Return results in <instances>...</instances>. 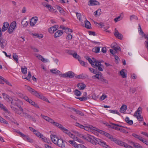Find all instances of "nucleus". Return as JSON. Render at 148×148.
Segmentation results:
<instances>
[{
  "instance_id": "obj_3",
  "label": "nucleus",
  "mask_w": 148,
  "mask_h": 148,
  "mask_svg": "<svg viewBox=\"0 0 148 148\" xmlns=\"http://www.w3.org/2000/svg\"><path fill=\"white\" fill-rule=\"evenodd\" d=\"M91 143L94 145H96L98 144L101 146H105L104 141L101 140L97 138H94L93 139H91L90 140Z\"/></svg>"
},
{
  "instance_id": "obj_2",
  "label": "nucleus",
  "mask_w": 148,
  "mask_h": 148,
  "mask_svg": "<svg viewBox=\"0 0 148 148\" xmlns=\"http://www.w3.org/2000/svg\"><path fill=\"white\" fill-rule=\"evenodd\" d=\"M93 60L94 61V64H93L92 67L96 68L99 71H102L104 69L103 66L101 64V62L96 60L94 58H92Z\"/></svg>"
},
{
  "instance_id": "obj_9",
  "label": "nucleus",
  "mask_w": 148,
  "mask_h": 148,
  "mask_svg": "<svg viewBox=\"0 0 148 148\" xmlns=\"http://www.w3.org/2000/svg\"><path fill=\"white\" fill-rule=\"evenodd\" d=\"M26 111L29 112V111L28 110H26L25 109H23V108L21 107H19V111L20 112H23V113L19 112V114L22 116H24L25 117H27L28 118V115L29 114H28L26 112Z\"/></svg>"
},
{
  "instance_id": "obj_46",
  "label": "nucleus",
  "mask_w": 148,
  "mask_h": 148,
  "mask_svg": "<svg viewBox=\"0 0 148 148\" xmlns=\"http://www.w3.org/2000/svg\"><path fill=\"white\" fill-rule=\"evenodd\" d=\"M100 50V48L99 47H95L92 49V51L96 53H98L99 52Z\"/></svg>"
},
{
  "instance_id": "obj_17",
  "label": "nucleus",
  "mask_w": 148,
  "mask_h": 148,
  "mask_svg": "<svg viewBox=\"0 0 148 148\" xmlns=\"http://www.w3.org/2000/svg\"><path fill=\"white\" fill-rule=\"evenodd\" d=\"M69 136L72 139L79 142H81V140L78 138L76 137L74 134L70 132V134H69Z\"/></svg>"
},
{
  "instance_id": "obj_47",
  "label": "nucleus",
  "mask_w": 148,
  "mask_h": 148,
  "mask_svg": "<svg viewBox=\"0 0 148 148\" xmlns=\"http://www.w3.org/2000/svg\"><path fill=\"white\" fill-rule=\"evenodd\" d=\"M125 121L130 125H132L133 123V121L132 120H130L129 118L127 117L125 119Z\"/></svg>"
},
{
  "instance_id": "obj_13",
  "label": "nucleus",
  "mask_w": 148,
  "mask_h": 148,
  "mask_svg": "<svg viewBox=\"0 0 148 148\" xmlns=\"http://www.w3.org/2000/svg\"><path fill=\"white\" fill-rule=\"evenodd\" d=\"M111 124L112 125H113V126L110 125V127L111 128H112L116 130H119V128L118 127H125L122 126V125H120L113 123H112Z\"/></svg>"
},
{
  "instance_id": "obj_28",
  "label": "nucleus",
  "mask_w": 148,
  "mask_h": 148,
  "mask_svg": "<svg viewBox=\"0 0 148 148\" xmlns=\"http://www.w3.org/2000/svg\"><path fill=\"white\" fill-rule=\"evenodd\" d=\"M36 57L44 62H48L47 60L45 59L42 56L40 55H37L36 56Z\"/></svg>"
},
{
  "instance_id": "obj_5",
  "label": "nucleus",
  "mask_w": 148,
  "mask_h": 148,
  "mask_svg": "<svg viewBox=\"0 0 148 148\" xmlns=\"http://www.w3.org/2000/svg\"><path fill=\"white\" fill-rule=\"evenodd\" d=\"M113 141H114L116 144L121 146H123L126 148H133L132 147L128 145L126 143L121 141L118 140L115 138H114V140Z\"/></svg>"
},
{
  "instance_id": "obj_35",
  "label": "nucleus",
  "mask_w": 148,
  "mask_h": 148,
  "mask_svg": "<svg viewBox=\"0 0 148 148\" xmlns=\"http://www.w3.org/2000/svg\"><path fill=\"white\" fill-rule=\"evenodd\" d=\"M85 58L88 61L92 67L93 66L92 65L94 64V61L93 60V61L88 56H86L85 57Z\"/></svg>"
},
{
  "instance_id": "obj_20",
  "label": "nucleus",
  "mask_w": 148,
  "mask_h": 148,
  "mask_svg": "<svg viewBox=\"0 0 148 148\" xmlns=\"http://www.w3.org/2000/svg\"><path fill=\"white\" fill-rule=\"evenodd\" d=\"M63 34V32L62 30H58L55 33L54 35V37L55 38H57L61 36Z\"/></svg>"
},
{
  "instance_id": "obj_25",
  "label": "nucleus",
  "mask_w": 148,
  "mask_h": 148,
  "mask_svg": "<svg viewBox=\"0 0 148 148\" xmlns=\"http://www.w3.org/2000/svg\"><path fill=\"white\" fill-rule=\"evenodd\" d=\"M127 109V106L123 105L120 108V111L122 113L125 112Z\"/></svg>"
},
{
  "instance_id": "obj_42",
  "label": "nucleus",
  "mask_w": 148,
  "mask_h": 148,
  "mask_svg": "<svg viewBox=\"0 0 148 148\" xmlns=\"http://www.w3.org/2000/svg\"><path fill=\"white\" fill-rule=\"evenodd\" d=\"M57 9L58 10L59 12L61 13V14L63 15L65 14V12L64 10L63 9L60 7H58Z\"/></svg>"
},
{
  "instance_id": "obj_24",
  "label": "nucleus",
  "mask_w": 148,
  "mask_h": 148,
  "mask_svg": "<svg viewBox=\"0 0 148 148\" xmlns=\"http://www.w3.org/2000/svg\"><path fill=\"white\" fill-rule=\"evenodd\" d=\"M126 70L123 69L120 72V75L122 76V77L123 78H125L127 77L126 74Z\"/></svg>"
},
{
  "instance_id": "obj_4",
  "label": "nucleus",
  "mask_w": 148,
  "mask_h": 148,
  "mask_svg": "<svg viewBox=\"0 0 148 148\" xmlns=\"http://www.w3.org/2000/svg\"><path fill=\"white\" fill-rule=\"evenodd\" d=\"M113 141H114L116 144L121 146H123L126 148H133L132 147L128 145L126 143L121 141L118 140L115 138H114V140Z\"/></svg>"
},
{
  "instance_id": "obj_59",
  "label": "nucleus",
  "mask_w": 148,
  "mask_h": 148,
  "mask_svg": "<svg viewBox=\"0 0 148 148\" xmlns=\"http://www.w3.org/2000/svg\"><path fill=\"white\" fill-rule=\"evenodd\" d=\"M130 19L131 21L133 20L134 19L137 20L138 18L135 15H133L130 16Z\"/></svg>"
},
{
  "instance_id": "obj_6",
  "label": "nucleus",
  "mask_w": 148,
  "mask_h": 148,
  "mask_svg": "<svg viewBox=\"0 0 148 148\" xmlns=\"http://www.w3.org/2000/svg\"><path fill=\"white\" fill-rule=\"evenodd\" d=\"M95 75L92 76V78L93 79L97 78L99 80L102 81L104 82L105 83H107L108 82L107 80L106 79H105L102 76V74L101 73H100L99 74H95Z\"/></svg>"
},
{
  "instance_id": "obj_19",
  "label": "nucleus",
  "mask_w": 148,
  "mask_h": 148,
  "mask_svg": "<svg viewBox=\"0 0 148 148\" xmlns=\"http://www.w3.org/2000/svg\"><path fill=\"white\" fill-rule=\"evenodd\" d=\"M95 128L91 125H89L88 126L85 127L84 126L83 129L86 131L92 132L93 130H95Z\"/></svg>"
},
{
  "instance_id": "obj_49",
  "label": "nucleus",
  "mask_w": 148,
  "mask_h": 148,
  "mask_svg": "<svg viewBox=\"0 0 148 148\" xmlns=\"http://www.w3.org/2000/svg\"><path fill=\"white\" fill-rule=\"evenodd\" d=\"M88 98V97H82L76 98L79 99L81 101H85Z\"/></svg>"
},
{
  "instance_id": "obj_10",
  "label": "nucleus",
  "mask_w": 148,
  "mask_h": 148,
  "mask_svg": "<svg viewBox=\"0 0 148 148\" xmlns=\"http://www.w3.org/2000/svg\"><path fill=\"white\" fill-rule=\"evenodd\" d=\"M40 116L42 118L48 122L51 123L53 125L55 122L53 119L48 117L47 116L43 115L42 114L40 115Z\"/></svg>"
},
{
  "instance_id": "obj_36",
  "label": "nucleus",
  "mask_w": 148,
  "mask_h": 148,
  "mask_svg": "<svg viewBox=\"0 0 148 148\" xmlns=\"http://www.w3.org/2000/svg\"><path fill=\"white\" fill-rule=\"evenodd\" d=\"M50 71L52 73L56 74H59L60 72L57 69H52L50 70Z\"/></svg>"
},
{
  "instance_id": "obj_34",
  "label": "nucleus",
  "mask_w": 148,
  "mask_h": 148,
  "mask_svg": "<svg viewBox=\"0 0 148 148\" xmlns=\"http://www.w3.org/2000/svg\"><path fill=\"white\" fill-rule=\"evenodd\" d=\"M104 135L106 137L108 138H109L112 141L114 140L115 138H113L112 135H111L108 134L107 133L105 132Z\"/></svg>"
},
{
  "instance_id": "obj_26",
  "label": "nucleus",
  "mask_w": 148,
  "mask_h": 148,
  "mask_svg": "<svg viewBox=\"0 0 148 148\" xmlns=\"http://www.w3.org/2000/svg\"><path fill=\"white\" fill-rule=\"evenodd\" d=\"M77 86L80 90H83L86 87L85 85L82 83L78 84Z\"/></svg>"
},
{
  "instance_id": "obj_16",
  "label": "nucleus",
  "mask_w": 148,
  "mask_h": 148,
  "mask_svg": "<svg viewBox=\"0 0 148 148\" xmlns=\"http://www.w3.org/2000/svg\"><path fill=\"white\" fill-rule=\"evenodd\" d=\"M38 20L37 17H34L32 18L30 22V24L32 26H34Z\"/></svg>"
},
{
  "instance_id": "obj_64",
  "label": "nucleus",
  "mask_w": 148,
  "mask_h": 148,
  "mask_svg": "<svg viewBox=\"0 0 148 148\" xmlns=\"http://www.w3.org/2000/svg\"><path fill=\"white\" fill-rule=\"evenodd\" d=\"M76 148H87L82 144L77 145Z\"/></svg>"
},
{
  "instance_id": "obj_18",
  "label": "nucleus",
  "mask_w": 148,
  "mask_h": 148,
  "mask_svg": "<svg viewBox=\"0 0 148 148\" xmlns=\"http://www.w3.org/2000/svg\"><path fill=\"white\" fill-rule=\"evenodd\" d=\"M50 137L52 142L55 144H56L59 138L56 136L52 134L51 135Z\"/></svg>"
},
{
  "instance_id": "obj_44",
  "label": "nucleus",
  "mask_w": 148,
  "mask_h": 148,
  "mask_svg": "<svg viewBox=\"0 0 148 148\" xmlns=\"http://www.w3.org/2000/svg\"><path fill=\"white\" fill-rule=\"evenodd\" d=\"M78 60L79 61L80 64L82 65L85 67L87 66L88 65V63H86L80 60L79 59Z\"/></svg>"
},
{
  "instance_id": "obj_37",
  "label": "nucleus",
  "mask_w": 148,
  "mask_h": 148,
  "mask_svg": "<svg viewBox=\"0 0 148 148\" xmlns=\"http://www.w3.org/2000/svg\"><path fill=\"white\" fill-rule=\"evenodd\" d=\"M53 125L54 126L59 128L60 130H61L62 127H63V126L61 124L58 123L56 122H54Z\"/></svg>"
},
{
  "instance_id": "obj_8",
  "label": "nucleus",
  "mask_w": 148,
  "mask_h": 148,
  "mask_svg": "<svg viewBox=\"0 0 148 148\" xmlns=\"http://www.w3.org/2000/svg\"><path fill=\"white\" fill-rule=\"evenodd\" d=\"M59 75L60 76L64 78L68 77L72 78L73 77L75 76L74 73L71 71L63 74H59Z\"/></svg>"
},
{
  "instance_id": "obj_30",
  "label": "nucleus",
  "mask_w": 148,
  "mask_h": 148,
  "mask_svg": "<svg viewBox=\"0 0 148 148\" xmlns=\"http://www.w3.org/2000/svg\"><path fill=\"white\" fill-rule=\"evenodd\" d=\"M2 95L3 96V98L8 101H10L11 100H12V99L6 94L3 93Z\"/></svg>"
},
{
  "instance_id": "obj_38",
  "label": "nucleus",
  "mask_w": 148,
  "mask_h": 148,
  "mask_svg": "<svg viewBox=\"0 0 148 148\" xmlns=\"http://www.w3.org/2000/svg\"><path fill=\"white\" fill-rule=\"evenodd\" d=\"M21 71L23 74H26L27 73V67L25 66L21 67Z\"/></svg>"
},
{
  "instance_id": "obj_43",
  "label": "nucleus",
  "mask_w": 148,
  "mask_h": 148,
  "mask_svg": "<svg viewBox=\"0 0 148 148\" xmlns=\"http://www.w3.org/2000/svg\"><path fill=\"white\" fill-rule=\"evenodd\" d=\"M68 142L70 144H72V145L74 147H75V148H76L77 144L75 142L74 140H69L68 141Z\"/></svg>"
},
{
  "instance_id": "obj_33",
  "label": "nucleus",
  "mask_w": 148,
  "mask_h": 148,
  "mask_svg": "<svg viewBox=\"0 0 148 148\" xmlns=\"http://www.w3.org/2000/svg\"><path fill=\"white\" fill-rule=\"evenodd\" d=\"M34 133L37 136L40 137V138H42L43 137V136L42 134L36 130L34 132Z\"/></svg>"
},
{
  "instance_id": "obj_55",
  "label": "nucleus",
  "mask_w": 148,
  "mask_h": 148,
  "mask_svg": "<svg viewBox=\"0 0 148 148\" xmlns=\"http://www.w3.org/2000/svg\"><path fill=\"white\" fill-rule=\"evenodd\" d=\"M109 111H110V112H111V113H114V114H116L119 115H120V113L117 110H109Z\"/></svg>"
},
{
  "instance_id": "obj_63",
  "label": "nucleus",
  "mask_w": 148,
  "mask_h": 148,
  "mask_svg": "<svg viewBox=\"0 0 148 148\" xmlns=\"http://www.w3.org/2000/svg\"><path fill=\"white\" fill-rule=\"evenodd\" d=\"M0 122L1 123H3L6 124H8V123L2 117H0Z\"/></svg>"
},
{
  "instance_id": "obj_39",
  "label": "nucleus",
  "mask_w": 148,
  "mask_h": 148,
  "mask_svg": "<svg viewBox=\"0 0 148 148\" xmlns=\"http://www.w3.org/2000/svg\"><path fill=\"white\" fill-rule=\"evenodd\" d=\"M63 132L66 133L68 135H69V134H70V132L67 129L63 127H62V128L61 130Z\"/></svg>"
},
{
  "instance_id": "obj_22",
  "label": "nucleus",
  "mask_w": 148,
  "mask_h": 148,
  "mask_svg": "<svg viewBox=\"0 0 148 148\" xmlns=\"http://www.w3.org/2000/svg\"><path fill=\"white\" fill-rule=\"evenodd\" d=\"M115 36L119 39H121L122 38V35L118 32V31L116 29H115Z\"/></svg>"
},
{
  "instance_id": "obj_53",
  "label": "nucleus",
  "mask_w": 148,
  "mask_h": 148,
  "mask_svg": "<svg viewBox=\"0 0 148 148\" xmlns=\"http://www.w3.org/2000/svg\"><path fill=\"white\" fill-rule=\"evenodd\" d=\"M122 14H123L122 13H121L120 15H119L118 17H117L114 19V20L115 22H116L117 21L120 20Z\"/></svg>"
},
{
  "instance_id": "obj_58",
  "label": "nucleus",
  "mask_w": 148,
  "mask_h": 148,
  "mask_svg": "<svg viewBox=\"0 0 148 148\" xmlns=\"http://www.w3.org/2000/svg\"><path fill=\"white\" fill-rule=\"evenodd\" d=\"M72 131L74 133V134L76 135L79 137H82V136L83 135L80 134L79 132L77 131Z\"/></svg>"
},
{
  "instance_id": "obj_48",
  "label": "nucleus",
  "mask_w": 148,
  "mask_h": 148,
  "mask_svg": "<svg viewBox=\"0 0 148 148\" xmlns=\"http://www.w3.org/2000/svg\"><path fill=\"white\" fill-rule=\"evenodd\" d=\"M25 140H27V141L31 143H32L33 142V140L30 138L28 135H27V136H26V137L25 138Z\"/></svg>"
},
{
  "instance_id": "obj_31",
  "label": "nucleus",
  "mask_w": 148,
  "mask_h": 148,
  "mask_svg": "<svg viewBox=\"0 0 148 148\" xmlns=\"http://www.w3.org/2000/svg\"><path fill=\"white\" fill-rule=\"evenodd\" d=\"M0 108L3 110L6 113H8V114H10V112L8 111L7 109L3 105V104L0 103Z\"/></svg>"
},
{
  "instance_id": "obj_23",
  "label": "nucleus",
  "mask_w": 148,
  "mask_h": 148,
  "mask_svg": "<svg viewBox=\"0 0 148 148\" xmlns=\"http://www.w3.org/2000/svg\"><path fill=\"white\" fill-rule=\"evenodd\" d=\"M44 6L47 8L49 10L50 12H56V10L55 9H53V7L51 5H44Z\"/></svg>"
},
{
  "instance_id": "obj_50",
  "label": "nucleus",
  "mask_w": 148,
  "mask_h": 148,
  "mask_svg": "<svg viewBox=\"0 0 148 148\" xmlns=\"http://www.w3.org/2000/svg\"><path fill=\"white\" fill-rule=\"evenodd\" d=\"M132 145H133V146L136 148H141V146L139 144L137 143H134L133 142H131Z\"/></svg>"
},
{
  "instance_id": "obj_56",
  "label": "nucleus",
  "mask_w": 148,
  "mask_h": 148,
  "mask_svg": "<svg viewBox=\"0 0 148 148\" xmlns=\"http://www.w3.org/2000/svg\"><path fill=\"white\" fill-rule=\"evenodd\" d=\"M75 125L82 129H83L84 127V125H82L77 122L75 123Z\"/></svg>"
},
{
  "instance_id": "obj_45",
  "label": "nucleus",
  "mask_w": 148,
  "mask_h": 148,
  "mask_svg": "<svg viewBox=\"0 0 148 148\" xmlns=\"http://www.w3.org/2000/svg\"><path fill=\"white\" fill-rule=\"evenodd\" d=\"M41 138L43 140V141H44L46 143L49 144H51V143L50 142V141L47 138H46L45 137H44L43 136V137H42V138Z\"/></svg>"
},
{
  "instance_id": "obj_7",
  "label": "nucleus",
  "mask_w": 148,
  "mask_h": 148,
  "mask_svg": "<svg viewBox=\"0 0 148 148\" xmlns=\"http://www.w3.org/2000/svg\"><path fill=\"white\" fill-rule=\"evenodd\" d=\"M142 110L141 108L139 107L134 114V115L136 116L137 119L140 121H143V117L141 116L140 113Z\"/></svg>"
},
{
  "instance_id": "obj_40",
  "label": "nucleus",
  "mask_w": 148,
  "mask_h": 148,
  "mask_svg": "<svg viewBox=\"0 0 148 148\" xmlns=\"http://www.w3.org/2000/svg\"><path fill=\"white\" fill-rule=\"evenodd\" d=\"M32 77V75L30 71H29L28 72V74L27 77H23V78L24 79H26L28 81H30V79Z\"/></svg>"
},
{
  "instance_id": "obj_11",
  "label": "nucleus",
  "mask_w": 148,
  "mask_h": 148,
  "mask_svg": "<svg viewBox=\"0 0 148 148\" xmlns=\"http://www.w3.org/2000/svg\"><path fill=\"white\" fill-rule=\"evenodd\" d=\"M56 144L62 148H64L65 147V145L63 141L61 139H59L57 141Z\"/></svg>"
},
{
  "instance_id": "obj_29",
  "label": "nucleus",
  "mask_w": 148,
  "mask_h": 148,
  "mask_svg": "<svg viewBox=\"0 0 148 148\" xmlns=\"http://www.w3.org/2000/svg\"><path fill=\"white\" fill-rule=\"evenodd\" d=\"M85 26L87 29H90L91 28L90 23L87 20L85 21Z\"/></svg>"
},
{
  "instance_id": "obj_62",
  "label": "nucleus",
  "mask_w": 148,
  "mask_h": 148,
  "mask_svg": "<svg viewBox=\"0 0 148 148\" xmlns=\"http://www.w3.org/2000/svg\"><path fill=\"white\" fill-rule=\"evenodd\" d=\"M10 25L14 29L16 26V23L15 21H13L10 24Z\"/></svg>"
},
{
  "instance_id": "obj_54",
  "label": "nucleus",
  "mask_w": 148,
  "mask_h": 148,
  "mask_svg": "<svg viewBox=\"0 0 148 148\" xmlns=\"http://www.w3.org/2000/svg\"><path fill=\"white\" fill-rule=\"evenodd\" d=\"M14 29L10 25L8 30V31L9 34H11Z\"/></svg>"
},
{
  "instance_id": "obj_41",
  "label": "nucleus",
  "mask_w": 148,
  "mask_h": 148,
  "mask_svg": "<svg viewBox=\"0 0 148 148\" xmlns=\"http://www.w3.org/2000/svg\"><path fill=\"white\" fill-rule=\"evenodd\" d=\"M74 93L77 96H80L81 95V92L77 89H75L74 91Z\"/></svg>"
},
{
  "instance_id": "obj_12",
  "label": "nucleus",
  "mask_w": 148,
  "mask_h": 148,
  "mask_svg": "<svg viewBox=\"0 0 148 148\" xmlns=\"http://www.w3.org/2000/svg\"><path fill=\"white\" fill-rule=\"evenodd\" d=\"M111 47L116 53H117L118 51H120L121 50L120 47L115 43H114L112 44Z\"/></svg>"
},
{
  "instance_id": "obj_32",
  "label": "nucleus",
  "mask_w": 148,
  "mask_h": 148,
  "mask_svg": "<svg viewBox=\"0 0 148 148\" xmlns=\"http://www.w3.org/2000/svg\"><path fill=\"white\" fill-rule=\"evenodd\" d=\"M21 24L23 27H26L28 24V22L26 21V19L25 18L21 21Z\"/></svg>"
},
{
  "instance_id": "obj_14",
  "label": "nucleus",
  "mask_w": 148,
  "mask_h": 148,
  "mask_svg": "<svg viewBox=\"0 0 148 148\" xmlns=\"http://www.w3.org/2000/svg\"><path fill=\"white\" fill-rule=\"evenodd\" d=\"M58 27L57 26L54 25L50 27L48 29V32L51 34H53L57 30Z\"/></svg>"
},
{
  "instance_id": "obj_21",
  "label": "nucleus",
  "mask_w": 148,
  "mask_h": 148,
  "mask_svg": "<svg viewBox=\"0 0 148 148\" xmlns=\"http://www.w3.org/2000/svg\"><path fill=\"white\" fill-rule=\"evenodd\" d=\"M9 26V23L7 22H5L4 23L3 25L2 29H1V30H2V31L3 32H4L7 30Z\"/></svg>"
},
{
  "instance_id": "obj_61",
  "label": "nucleus",
  "mask_w": 148,
  "mask_h": 148,
  "mask_svg": "<svg viewBox=\"0 0 148 148\" xmlns=\"http://www.w3.org/2000/svg\"><path fill=\"white\" fill-rule=\"evenodd\" d=\"M19 135L21 137L23 138L24 140H25V138L27 136V135H25L24 134L20 132H19Z\"/></svg>"
},
{
  "instance_id": "obj_60",
  "label": "nucleus",
  "mask_w": 148,
  "mask_h": 148,
  "mask_svg": "<svg viewBox=\"0 0 148 148\" xmlns=\"http://www.w3.org/2000/svg\"><path fill=\"white\" fill-rule=\"evenodd\" d=\"M27 116V118H30L32 120V121L34 122H36V120L35 118L33 117L32 116H31L30 115H28Z\"/></svg>"
},
{
  "instance_id": "obj_51",
  "label": "nucleus",
  "mask_w": 148,
  "mask_h": 148,
  "mask_svg": "<svg viewBox=\"0 0 148 148\" xmlns=\"http://www.w3.org/2000/svg\"><path fill=\"white\" fill-rule=\"evenodd\" d=\"M72 56L74 58L78 59V60L81 58L80 57L79 55H77L76 52H74L73 53Z\"/></svg>"
},
{
  "instance_id": "obj_52",
  "label": "nucleus",
  "mask_w": 148,
  "mask_h": 148,
  "mask_svg": "<svg viewBox=\"0 0 148 148\" xmlns=\"http://www.w3.org/2000/svg\"><path fill=\"white\" fill-rule=\"evenodd\" d=\"M13 58L14 60L16 61L17 63L18 60V56L16 53H14L13 54Z\"/></svg>"
},
{
  "instance_id": "obj_57",
  "label": "nucleus",
  "mask_w": 148,
  "mask_h": 148,
  "mask_svg": "<svg viewBox=\"0 0 148 148\" xmlns=\"http://www.w3.org/2000/svg\"><path fill=\"white\" fill-rule=\"evenodd\" d=\"M95 130H96L98 132H99L101 134H102L104 135V134L105 133V132L104 131H103L102 130H100L96 128H95Z\"/></svg>"
},
{
  "instance_id": "obj_1",
  "label": "nucleus",
  "mask_w": 148,
  "mask_h": 148,
  "mask_svg": "<svg viewBox=\"0 0 148 148\" xmlns=\"http://www.w3.org/2000/svg\"><path fill=\"white\" fill-rule=\"evenodd\" d=\"M27 89L32 95L35 96L38 98L46 101L49 102L48 99L42 95H40L36 91L32 89L29 86H27Z\"/></svg>"
},
{
  "instance_id": "obj_15",
  "label": "nucleus",
  "mask_w": 148,
  "mask_h": 148,
  "mask_svg": "<svg viewBox=\"0 0 148 148\" xmlns=\"http://www.w3.org/2000/svg\"><path fill=\"white\" fill-rule=\"evenodd\" d=\"M138 31L139 32V33L140 34H142V37H144L145 39H146L147 40H148V36H147L146 35V34L144 33L143 32V31L140 25V24H139V28H138Z\"/></svg>"
},
{
  "instance_id": "obj_27",
  "label": "nucleus",
  "mask_w": 148,
  "mask_h": 148,
  "mask_svg": "<svg viewBox=\"0 0 148 148\" xmlns=\"http://www.w3.org/2000/svg\"><path fill=\"white\" fill-rule=\"evenodd\" d=\"M91 5H99V3L95 0H90L89 1Z\"/></svg>"
}]
</instances>
